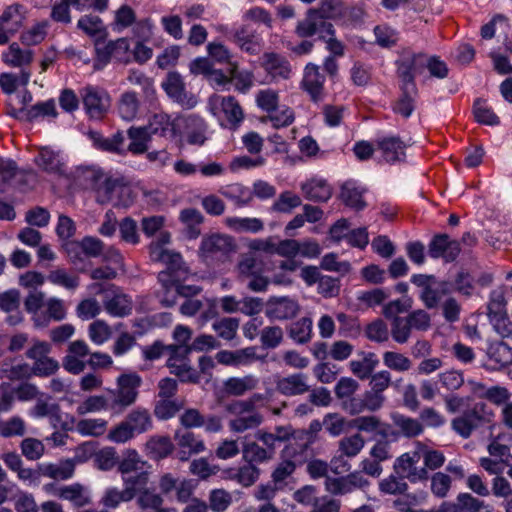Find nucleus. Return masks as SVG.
Segmentation results:
<instances>
[{"label":"nucleus","instance_id":"b1692460","mask_svg":"<svg viewBox=\"0 0 512 512\" xmlns=\"http://www.w3.org/2000/svg\"><path fill=\"white\" fill-rule=\"evenodd\" d=\"M45 293L38 290H31L24 300L25 310L32 315V321L37 328L47 327L44 317Z\"/></svg>","mask_w":512,"mask_h":512},{"label":"nucleus","instance_id":"f3484780","mask_svg":"<svg viewBox=\"0 0 512 512\" xmlns=\"http://www.w3.org/2000/svg\"><path fill=\"white\" fill-rule=\"evenodd\" d=\"M162 87L169 97L187 109H191L197 104L196 97L186 92L182 77L177 72L168 73Z\"/></svg>","mask_w":512,"mask_h":512},{"label":"nucleus","instance_id":"c85d7f7f","mask_svg":"<svg viewBox=\"0 0 512 512\" xmlns=\"http://www.w3.org/2000/svg\"><path fill=\"white\" fill-rule=\"evenodd\" d=\"M186 140L190 145L202 146L207 140L206 122L199 116L191 114L185 118Z\"/></svg>","mask_w":512,"mask_h":512},{"label":"nucleus","instance_id":"a211bd4d","mask_svg":"<svg viewBox=\"0 0 512 512\" xmlns=\"http://www.w3.org/2000/svg\"><path fill=\"white\" fill-rule=\"evenodd\" d=\"M377 149L381 152L385 162L393 164L404 161L407 145L399 136H385L376 140Z\"/></svg>","mask_w":512,"mask_h":512},{"label":"nucleus","instance_id":"5fc2aeb1","mask_svg":"<svg viewBox=\"0 0 512 512\" xmlns=\"http://www.w3.org/2000/svg\"><path fill=\"white\" fill-rule=\"evenodd\" d=\"M224 197L232 200L238 207L248 205L252 201V194L241 184H232L219 191Z\"/></svg>","mask_w":512,"mask_h":512},{"label":"nucleus","instance_id":"aec40b11","mask_svg":"<svg viewBox=\"0 0 512 512\" xmlns=\"http://www.w3.org/2000/svg\"><path fill=\"white\" fill-rule=\"evenodd\" d=\"M60 492L59 499L69 502L76 509L86 507L92 503L89 488L79 482L63 485Z\"/></svg>","mask_w":512,"mask_h":512},{"label":"nucleus","instance_id":"393cba45","mask_svg":"<svg viewBox=\"0 0 512 512\" xmlns=\"http://www.w3.org/2000/svg\"><path fill=\"white\" fill-rule=\"evenodd\" d=\"M88 136L93 143V146L99 150L124 155L126 150L123 148L125 141L122 132H116L112 137H104L98 131H89Z\"/></svg>","mask_w":512,"mask_h":512},{"label":"nucleus","instance_id":"bb28decb","mask_svg":"<svg viewBox=\"0 0 512 512\" xmlns=\"http://www.w3.org/2000/svg\"><path fill=\"white\" fill-rule=\"evenodd\" d=\"M235 417L228 423L231 432L243 433L258 428L264 421L263 415L258 411L231 413Z\"/></svg>","mask_w":512,"mask_h":512},{"label":"nucleus","instance_id":"4c0bfd02","mask_svg":"<svg viewBox=\"0 0 512 512\" xmlns=\"http://www.w3.org/2000/svg\"><path fill=\"white\" fill-rule=\"evenodd\" d=\"M22 6L18 4L8 6L0 16V27L14 35L22 27L25 19L21 12Z\"/></svg>","mask_w":512,"mask_h":512},{"label":"nucleus","instance_id":"f03ea898","mask_svg":"<svg viewBox=\"0 0 512 512\" xmlns=\"http://www.w3.org/2000/svg\"><path fill=\"white\" fill-rule=\"evenodd\" d=\"M152 427L153 421L149 411L146 408L137 407L109 431L107 438L114 443L123 444L137 435L148 432Z\"/></svg>","mask_w":512,"mask_h":512},{"label":"nucleus","instance_id":"bf43d9fd","mask_svg":"<svg viewBox=\"0 0 512 512\" xmlns=\"http://www.w3.org/2000/svg\"><path fill=\"white\" fill-rule=\"evenodd\" d=\"M487 355L491 360L502 366L512 362L511 348L504 341L491 343L487 348Z\"/></svg>","mask_w":512,"mask_h":512},{"label":"nucleus","instance_id":"6ab92c4d","mask_svg":"<svg viewBox=\"0 0 512 512\" xmlns=\"http://www.w3.org/2000/svg\"><path fill=\"white\" fill-rule=\"evenodd\" d=\"M307 379L308 377L304 373H294L281 377L275 383L276 390L288 397L303 395L310 390Z\"/></svg>","mask_w":512,"mask_h":512},{"label":"nucleus","instance_id":"a18cd8bd","mask_svg":"<svg viewBox=\"0 0 512 512\" xmlns=\"http://www.w3.org/2000/svg\"><path fill=\"white\" fill-rule=\"evenodd\" d=\"M47 280L56 286L65 288L68 291H74L80 284V278L75 274H70L64 268L51 270L47 275Z\"/></svg>","mask_w":512,"mask_h":512},{"label":"nucleus","instance_id":"a878e982","mask_svg":"<svg viewBox=\"0 0 512 512\" xmlns=\"http://www.w3.org/2000/svg\"><path fill=\"white\" fill-rule=\"evenodd\" d=\"M304 197L313 202H327L332 196V188L321 178H312L301 184Z\"/></svg>","mask_w":512,"mask_h":512},{"label":"nucleus","instance_id":"cd10ccee","mask_svg":"<svg viewBox=\"0 0 512 512\" xmlns=\"http://www.w3.org/2000/svg\"><path fill=\"white\" fill-rule=\"evenodd\" d=\"M260 383L257 376L248 374L242 377H230L224 381V391L228 395L243 396L247 392L255 390Z\"/></svg>","mask_w":512,"mask_h":512},{"label":"nucleus","instance_id":"f8f14e48","mask_svg":"<svg viewBox=\"0 0 512 512\" xmlns=\"http://www.w3.org/2000/svg\"><path fill=\"white\" fill-rule=\"evenodd\" d=\"M235 248L232 237L214 234L202 240L200 250L206 259L223 260L234 252Z\"/></svg>","mask_w":512,"mask_h":512},{"label":"nucleus","instance_id":"79ce46f5","mask_svg":"<svg viewBox=\"0 0 512 512\" xmlns=\"http://www.w3.org/2000/svg\"><path fill=\"white\" fill-rule=\"evenodd\" d=\"M144 129H147L148 136L159 135L161 137H173L174 126L170 121V117L166 114H155L149 120V124Z\"/></svg>","mask_w":512,"mask_h":512},{"label":"nucleus","instance_id":"052dcab7","mask_svg":"<svg viewBox=\"0 0 512 512\" xmlns=\"http://www.w3.org/2000/svg\"><path fill=\"white\" fill-rule=\"evenodd\" d=\"M106 311L113 316L124 317L131 313V302L125 295H114L111 299L105 301Z\"/></svg>","mask_w":512,"mask_h":512},{"label":"nucleus","instance_id":"ddd939ff","mask_svg":"<svg viewBox=\"0 0 512 512\" xmlns=\"http://www.w3.org/2000/svg\"><path fill=\"white\" fill-rule=\"evenodd\" d=\"M420 458L421 456L418 452L405 453L401 455L394 463L395 473L401 478L408 479L413 483L428 479V471L426 468H418L416 466L420 461Z\"/></svg>","mask_w":512,"mask_h":512},{"label":"nucleus","instance_id":"a19ab883","mask_svg":"<svg viewBox=\"0 0 512 512\" xmlns=\"http://www.w3.org/2000/svg\"><path fill=\"white\" fill-rule=\"evenodd\" d=\"M241 452L243 460L254 466L269 462L273 459L269 452H267L264 447L259 445L256 441L244 442Z\"/></svg>","mask_w":512,"mask_h":512},{"label":"nucleus","instance_id":"473e14b6","mask_svg":"<svg viewBox=\"0 0 512 512\" xmlns=\"http://www.w3.org/2000/svg\"><path fill=\"white\" fill-rule=\"evenodd\" d=\"M139 474L145 475V483L142 486L135 488V497L137 496V504L142 509L156 510L163 504L162 497L157 494L154 489L147 487L149 482V473L147 471H141Z\"/></svg>","mask_w":512,"mask_h":512},{"label":"nucleus","instance_id":"39448f33","mask_svg":"<svg viewBox=\"0 0 512 512\" xmlns=\"http://www.w3.org/2000/svg\"><path fill=\"white\" fill-rule=\"evenodd\" d=\"M486 408L485 403H475L472 408L451 421L453 431L464 439L469 438L474 430L490 422V415L486 412Z\"/></svg>","mask_w":512,"mask_h":512},{"label":"nucleus","instance_id":"72a5a7b5","mask_svg":"<svg viewBox=\"0 0 512 512\" xmlns=\"http://www.w3.org/2000/svg\"><path fill=\"white\" fill-rule=\"evenodd\" d=\"M288 336L297 344L303 345L312 339L313 321L310 317H302L287 327Z\"/></svg>","mask_w":512,"mask_h":512},{"label":"nucleus","instance_id":"7c9ffc66","mask_svg":"<svg viewBox=\"0 0 512 512\" xmlns=\"http://www.w3.org/2000/svg\"><path fill=\"white\" fill-rule=\"evenodd\" d=\"M391 420L397 428L398 434L403 437L415 438L424 432V426L419 419L394 412L391 414Z\"/></svg>","mask_w":512,"mask_h":512},{"label":"nucleus","instance_id":"13d9d810","mask_svg":"<svg viewBox=\"0 0 512 512\" xmlns=\"http://www.w3.org/2000/svg\"><path fill=\"white\" fill-rule=\"evenodd\" d=\"M30 376V369L28 364H13L4 361L0 366V379L10 381L22 380Z\"/></svg>","mask_w":512,"mask_h":512},{"label":"nucleus","instance_id":"0eeeda50","mask_svg":"<svg viewBox=\"0 0 512 512\" xmlns=\"http://www.w3.org/2000/svg\"><path fill=\"white\" fill-rule=\"evenodd\" d=\"M125 488L120 490L116 487H109L105 490L100 503L110 509L117 508L121 503L129 502L135 498V488L145 483V475L123 476Z\"/></svg>","mask_w":512,"mask_h":512},{"label":"nucleus","instance_id":"2eb2a0df","mask_svg":"<svg viewBox=\"0 0 512 512\" xmlns=\"http://www.w3.org/2000/svg\"><path fill=\"white\" fill-rule=\"evenodd\" d=\"M460 251V242L450 239L447 234L435 235L428 245V254L431 258H443L446 262L455 261Z\"/></svg>","mask_w":512,"mask_h":512},{"label":"nucleus","instance_id":"37998d69","mask_svg":"<svg viewBox=\"0 0 512 512\" xmlns=\"http://www.w3.org/2000/svg\"><path fill=\"white\" fill-rule=\"evenodd\" d=\"M378 364L379 360L377 359L376 355L372 352H369L364 353L362 360H352L349 363V366L350 370L355 376L365 380L370 378L372 372L375 370Z\"/></svg>","mask_w":512,"mask_h":512},{"label":"nucleus","instance_id":"423d86ee","mask_svg":"<svg viewBox=\"0 0 512 512\" xmlns=\"http://www.w3.org/2000/svg\"><path fill=\"white\" fill-rule=\"evenodd\" d=\"M426 65V54L404 50L396 60V72L401 84L416 86L415 77L424 72Z\"/></svg>","mask_w":512,"mask_h":512},{"label":"nucleus","instance_id":"f704fd0d","mask_svg":"<svg viewBox=\"0 0 512 512\" xmlns=\"http://www.w3.org/2000/svg\"><path fill=\"white\" fill-rule=\"evenodd\" d=\"M226 478L237 481L244 487L252 486L260 476V469L257 466L246 463L239 468H230L225 471Z\"/></svg>","mask_w":512,"mask_h":512},{"label":"nucleus","instance_id":"4468645a","mask_svg":"<svg viewBox=\"0 0 512 512\" xmlns=\"http://www.w3.org/2000/svg\"><path fill=\"white\" fill-rule=\"evenodd\" d=\"M300 309V304L294 298L273 296L267 302L266 315L274 320H290L299 314Z\"/></svg>","mask_w":512,"mask_h":512},{"label":"nucleus","instance_id":"2f4dec72","mask_svg":"<svg viewBox=\"0 0 512 512\" xmlns=\"http://www.w3.org/2000/svg\"><path fill=\"white\" fill-rule=\"evenodd\" d=\"M263 67L273 78L288 79L291 74L289 61L277 53H265L263 56Z\"/></svg>","mask_w":512,"mask_h":512},{"label":"nucleus","instance_id":"6e6552de","mask_svg":"<svg viewBox=\"0 0 512 512\" xmlns=\"http://www.w3.org/2000/svg\"><path fill=\"white\" fill-rule=\"evenodd\" d=\"M173 271H161L158 273V281L161 288L157 291L156 296L164 307H172L176 304L178 292L175 283L186 281L190 274L189 268H178Z\"/></svg>","mask_w":512,"mask_h":512},{"label":"nucleus","instance_id":"412c9836","mask_svg":"<svg viewBox=\"0 0 512 512\" xmlns=\"http://www.w3.org/2000/svg\"><path fill=\"white\" fill-rule=\"evenodd\" d=\"M150 258L154 262H161L166 265L164 271L174 272L178 268H188L184 263L180 253L165 249L161 243H151L149 245Z\"/></svg>","mask_w":512,"mask_h":512},{"label":"nucleus","instance_id":"680f3d73","mask_svg":"<svg viewBox=\"0 0 512 512\" xmlns=\"http://www.w3.org/2000/svg\"><path fill=\"white\" fill-rule=\"evenodd\" d=\"M365 445L363 436L359 433L344 437L339 442V451L346 457L352 458L359 454Z\"/></svg>","mask_w":512,"mask_h":512},{"label":"nucleus","instance_id":"20e7f679","mask_svg":"<svg viewBox=\"0 0 512 512\" xmlns=\"http://www.w3.org/2000/svg\"><path fill=\"white\" fill-rule=\"evenodd\" d=\"M411 282L421 288L419 298L427 309L437 308L450 293L449 283L438 282L434 275L415 274L411 277Z\"/></svg>","mask_w":512,"mask_h":512},{"label":"nucleus","instance_id":"338daca9","mask_svg":"<svg viewBox=\"0 0 512 512\" xmlns=\"http://www.w3.org/2000/svg\"><path fill=\"white\" fill-rule=\"evenodd\" d=\"M26 433L24 420L19 416H13L7 421H0V435L5 438L23 436Z\"/></svg>","mask_w":512,"mask_h":512},{"label":"nucleus","instance_id":"3c124183","mask_svg":"<svg viewBox=\"0 0 512 512\" xmlns=\"http://www.w3.org/2000/svg\"><path fill=\"white\" fill-rule=\"evenodd\" d=\"M230 73L231 85L240 93H246L253 86V74L249 71L238 69L237 63H231L228 68Z\"/></svg>","mask_w":512,"mask_h":512},{"label":"nucleus","instance_id":"4d7b16f0","mask_svg":"<svg viewBox=\"0 0 512 512\" xmlns=\"http://www.w3.org/2000/svg\"><path fill=\"white\" fill-rule=\"evenodd\" d=\"M67 309L62 299L57 297H50L46 300L44 317L47 321V326L51 321L59 322L66 318Z\"/></svg>","mask_w":512,"mask_h":512},{"label":"nucleus","instance_id":"e2e57ef3","mask_svg":"<svg viewBox=\"0 0 512 512\" xmlns=\"http://www.w3.org/2000/svg\"><path fill=\"white\" fill-rule=\"evenodd\" d=\"M78 179L86 189H96L103 180V172L96 167H80L77 170Z\"/></svg>","mask_w":512,"mask_h":512},{"label":"nucleus","instance_id":"e433bc0d","mask_svg":"<svg viewBox=\"0 0 512 512\" xmlns=\"http://www.w3.org/2000/svg\"><path fill=\"white\" fill-rule=\"evenodd\" d=\"M145 448L150 459L160 460L172 453L174 445L169 437L153 436L147 441Z\"/></svg>","mask_w":512,"mask_h":512},{"label":"nucleus","instance_id":"49530a36","mask_svg":"<svg viewBox=\"0 0 512 512\" xmlns=\"http://www.w3.org/2000/svg\"><path fill=\"white\" fill-rule=\"evenodd\" d=\"M225 224L233 231L257 233L264 228L263 222L258 218L227 217Z\"/></svg>","mask_w":512,"mask_h":512},{"label":"nucleus","instance_id":"603ef678","mask_svg":"<svg viewBox=\"0 0 512 512\" xmlns=\"http://www.w3.org/2000/svg\"><path fill=\"white\" fill-rule=\"evenodd\" d=\"M32 59V52L30 50L21 49L15 42L10 44L8 52L3 54V61L14 67L30 64Z\"/></svg>","mask_w":512,"mask_h":512},{"label":"nucleus","instance_id":"9d476101","mask_svg":"<svg viewBox=\"0 0 512 512\" xmlns=\"http://www.w3.org/2000/svg\"><path fill=\"white\" fill-rule=\"evenodd\" d=\"M273 434L278 442H287L283 449L286 457H296L309 447L308 433L304 430H294L291 426H276Z\"/></svg>","mask_w":512,"mask_h":512},{"label":"nucleus","instance_id":"c03bdc74","mask_svg":"<svg viewBox=\"0 0 512 512\" xmlns=\"http://www.w3.org/2000/svg\"><path fill=\"white\" fill-rule=\"evenodd\" d=\"M139 111V100L135 92L127 91L123 93L118 102V113L125 121H131L136 118Z\"/></svg>","mask_w":512,"mask_h":512},{"label":"nucleus","instance_id":"5701e85b","mask_svg":"<svg viewBox=\"0 0 512 512\" xmlns=\"http://www.w3.org/2000/svg\"><path fill=\"white\" fill-rule=\"evenodd\" d=\"M225 36L228 40L237 44L241 50L251 55L259 52V43L255 32L247 25H243L235 30L226 31Z\"/></svg>","mask_w":512,"mask_h":512},{"label":"nucleus","instance_id":"0e129e2a","mask_svg":"<svg viewBox=\"0 0 512 512\" xmlns=\"http://www.w3.org/2000/svg\"><path fill=\"white\" fill-rule=\"evenodd\" d=\"M262 272V264L254 256L246 255L238 263V273L241 282Z\"/></svg>","mask_w":512,"mask_h":512},{"label":"nucleus","instance_id":"09e8293b","mask_svg":"<svg viewBox=\"0 0 512 512\" xmlns=\"http://www.w3.org/2000/svg\"><path fill=\"white\" fill-rule=\"evenodd\" d=\"M174 438L180 448L187 449L194 454H199L206 449L204 441L191 431H176Z\"/></svg>","mask_w":512,"mask_h":512},{"label":"nucleus","instance_id":"de8ad7c7","mask_svg":"<svg viewBox=\"0 0 512 512\" xmlns=\"http://www.w3.org/2000/svg\"><path fill=\"white\" fill-rule=\"evenodd\" d=\"M184 406V401L176 398L159 399L154 407V414L159 420L174 417Z\"/></svg>","mask_w":512,"mask_h":512},{"label":"nucleus","instance_id":"1a4fd4ad","mask_svg":"<svg viewBox=\"0 0 512 512\" xmlns=\"http://www.w3.org/2000/svg\"><path fill=\"white\" fill-rule=\"evenodd\" d=\"M83 106L90 118L101 119L109 110L111 98L101 88L86 86L80 90Z\"/></svg>","mask_w":512,"mask_h":512},{"label":"nucleus","instance_id":"8fccbe9b","mask_svg":"<svg viewBox=\"0 0 512 512\" xmlns=\"http://www.w3.org/2000/svg\"><path fill=\"white\" fill-rule=\"evenodd\" d=\"M145 462L141 460L136 450H128L125 457L119 461L118 470L123 476H135L143 470Z\"/></svg>","mask_w":512,"mask_h":512},{"label":"nucleus","instance_id":"ea45409f","mask_svg":"<svg viewBox=\"0 0 512 512\" xmlns=\"http://www.w3.org/2000/svg\"><path fill=\"white\" fill-rule=\"evenodd\" d=\"M42 475L55 480H68L75 472V463L72 459H66L58 464L40 466Z\"/></svg>","mask_w":512,"mask_h":512},{"label":"nucleus","instance_id":"69168bd1","mask_svg":"<svg viewBox=\"0 0 512 512\" xmlns=\"http://www.w3.org/2000/svg\"><path fill=\"white\" fill-rule=\"evenodd\" d=\"M391 336L392 339L399 344L408 342L412 328L405 317L394 318L391 321Z\"/></svg>","mask_w":512,"mask_h":512},{"label":"nucleus","instance_id":"58836bf2","mask_svg":"<svg viewBox=\"0 0 512 512\" xmlns=\"http://www.w3.org/2000/svg\"><path fill=\"white\" fill-rule=\"evenodd\" d=\"M364 189L356 185L355 182L347 181L341 187L340 197L345 205L355 209L362 210L366 207L363 200Z\"/></svg>","mask_w":512,"mask_h":512},{"label":"nucleus","instance_id":"7ed1b4c3","mask_svg":"<svg viewBox=\"0 0 512 512\" xmlns=\"http://www.w3.org/2000/svg\"><path fill=\"white\" fill-rule=\"evenodd\" d=\"M140 385L141 378L136 374H123L119 376L117 388L106 393L109 412L112 415H120L128 407L132 406L137 400Z\"/></svg>","mask_w":512,"mask_h":512},{"label":"nucleus","instance_id":"dca6fc26","mask_svg":"<svg viewBox=\"0 0 512 512\" xmlns=\"http://www.w3.org/2000/svg\"><path fill=\"white\" fill-rule=\"evenodd\" d=\"M324 83L325 76L320 72V67L313 63H308L304 68L301 87L308 93L313 102L317 103L323 100Z\"/></svg>","mask_w":512,"mask_h":512},{"label":"nucleus","instance_id":"c756f323","mask_svg":"<svg viewBox=\"0 0 512 512\" xmlns=\"http://www.w3.org/2000/svg\"><path fill=\"white\" fill-rule=\"evenodd\" d=\"M220 107L226 120L222 126L236 130L244 119V113L238 101L233 96L222 97Z\"/></svg>","mask_w":512,"mask_h":512},{"label":"nucleus","instance_id":"9b49d317","mask_svg":"<svg viewBox=\"0 0 512 512\" xmlns=\"http://www.w3.org/2000/svg\"><path fill=\"white\" fill-rule=\"evenodd\" d=\"M368 485L369 481L359 471L340 477H326L325 479V490L334 496L351 494L356 490L366 488Z\"/></svg>","mask_w":512,"mask_h":512},{"label":"nucleus","instance_id":"864d4df0","mask_svg":"<svg viewBox=\"0 0 512 512\" xmlns=\"http://www.w3.org/2000/svg\"><path fill=\"white\" fill-rule=\"evenodd\" d=\"M457 501L461 512H492L490 504L472 496L470 493H459Z\"/></svg>","mask_w":512,"mask_h":512},{"label":"nucleus","instance_id":"f257e3e1","mask_svg":"<svg viewBox=\"0 0 512 512\" xmlns=\"http://www.w3.org/2000/svg\"><path fill=\"white\" fill-rule=\"evenodd\" d=\"M340 0H321L317 9H309L306 17L299 21L295 32L299 37L316 35L317 31L329 33L333 24L328 19L340 14Z\"/></svg>","mask_w":512,"mask_h":512},{"label":"nucleus","instance_id":"4be33fe9","mask_svg":"<svg viewBox=\"0 0 512 512\" xmlns=\"http://www.w3.org/2000/svg\"><path fill=\"white\" fill-rule=\"evenodd\" d=\"M34 162L42 171L48 174L60 176L65 172V163L59 152L49 147L40 148Z\"/></svg>","mask_w":512,"mask_h":512},{"label":"nucleus","instance_id":"6e6d98bb","mask_svg":"<svg viewBox=\"0 0 512 512\" xmlns=\"http://www.w3.org/2000/svg\"><path fill=\"white\" fill-rule=\"evenodd\" d=\"M127 134L131 139L127 151L133 154H142L147 151V141L149 139L147 129L132 126L128 129Z\"/></svg>","mask_w":512,"mask_h":512},{"label":"nucleus","instance_id":"c9c22d12","mask_svg":"<svg viewBox=\"0 0 512 512\" xmlns=\"http://www.w3.org/2000/svg\"><path fill=\"white\" fill-rule=\"evenodd\" d=\"M400 89L402 94L393 104V111L404 118H408L415 108L414 100L417 94V88L416 86L400 84Z\"/></svg>","mask_w":512,"mask_h":512},{"label":"nucleus","instance_id":"774afa93","mask_svg":"<svg viewBox=\"0 0 512 512\" xmlns=\"http://www.w3.org/2000/svg\"><path fill=\"white\" fill-rule=\"evenodd\" d=\"M365 336L373 342H386L389 339L388 326L382 319H376L366 326Z\"/></svg>","mask_w":512,"mask_h":512}]
</instances>
